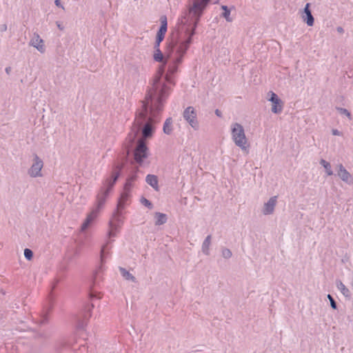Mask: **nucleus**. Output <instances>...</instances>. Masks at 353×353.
I'll return each mask as SVG.
<instances>
[{"label":"nucleus","instance_id":"obj_9","mask_svg":"<svg viewBox=\"0 0 353 353\" xmlns=\"http://www.w3.org/2000/svg\"><path fill=\"white\" fill-rule=\"evenodd\" d=\"M43 166V161L37 154H34L32 165L28 172V174L32 177L41 176V171Z\"/></svg>","mask_w":353,"mask_h":353},{"label":"nucleus","instance_id":"obj_2","mask_svg":"<svg viewBox=\"0 0 353 353\" xmlns=\"http://www.w3.org/2000/svg\"><path fill=\"white\" fill-rule=\"evenodd\" d=\"M158 81V78L154 80L152 86L147 90L145 100L141 101L142 109L135 119L134 130L129 134L131 142L134 141L141 130L144 138H150L153 134V124L158 121L157 117L163 110L169 96L164 90L163 82Z\"/></svg>","mask_w":353,"mask_h":353},{"label":"nucleus","instance_id":"obj_24","mask_svg":"<svg viewBox=\"0 0 353 353\" xmlns=\"http://www.w3.org/2000/svg\"><path fill=\"white\" fill-rule=\"evenodd\" d=\"M320 164L325 169L326 173L328 176H331L333 174V171L332 170L331 165L329 162L326 161L324 159H321L320 161Z\"/></svg>","mask_w":353,"mask_h":353},{"label":"nucleus","instance_id":"obj_5","mask_svg":"<svg viewBox=\"0 0 353 353\" xmlns=\"http://www.w3.org/2000/svg\"><path fill=\"white\" fill-rule=\"evenodd\" d=\"M231 134L232 140L236 145L243 150H246L248 148V140L245 134L243 127L238 123L232 124Z\"/></svg>","mask_w":353,"mask_h":353},{"label":"nucleus","instance_id":"obj_30","mask_svg":"<svg viewBox=\"0 0 353 353\" xmlns=\"http://www.w3.org/2000/svg\"><path fill=\"white\" fill-rule=\"evenodd\" d=\"M222 256L225 259H230L232 256V252L228 248H224L222 250Z\"/></svg>","mask_w":353,"mask_h":353},{"label":"nucleus","instance_id":"obj_42","mask_svg":"<svg viewBox=\"0 0 353 353\" xmlns=\"http://www.w3.org/2000/svg\"><path fill=\"white\" fill-rule=\"evenodd\" d=\"M91 296H92V297L98 298V299H99V298H100V296H97V295L94 294L93 293H92V294H91Z\"/></svg>","mask_w":353,"mask_h":353},{"label":"nucleus","instance_id":"obj_11","mask_svg":"<svg viewBox=\"0 0 353 353\" xmlns=\"http://www.w3.org/2000/svg\"><path fill=\"white\" fill-rule=\"evenodd\" d=\"M269 94L270 95L269 101L272 103V112L275 114L281 113L283 110L281 100L279 98L276 94L272 91L269 92Z\"/></svg>","mask_w":353,"mask_h":353},{"label":"nucleus","instance_id":"obj_19","mask_svg":"<svg viewBox=\"0 0 353 353\" xmlns=\"http://www.w3.org/2000/svg\"><path fill=\"white\" fill-rule=\"evenodd\" d=\"M337 289L342 293V294L346 298L350 299L351 297V292L350 290L341 281H336V283Z\"/></svg>","mask_w":353,"mask_h":353},{"label":"nucleus","instance_id":"obj_41","mask_svg":"<svg viewBox=\"0 0 353 353\" xmlns=\"http://www.w3.org/2000/svg\"><path fill=\"white\" fill-rule=\"evenodd\" d=\"M57 25L59 29L63 30V27L61 26V24L59 22H57Z\"/></svg>","mask_w":353,"mask_h":353},{"label":"nucleus","instance_id":"obj_26","mask_svg":"<svg viewBox=\"0 0 353 353\" xmlns=\"http://www.w3.org/2000/svg\"><path fill=\"white\" fill-rule=\"evenodd\" d=\"M119 271L121 275L127 280L135 281V277L132 276L128 271L123 268H119Z\"/></svg>","mask_w":353,"mask_h":353},{"label":"nucleus","instance_id":"obj_13","mask_svg":"<svg viewBox=\"0 0 353 353\" xmlns=\"http://www.w3.org/2000/svg\"><path fill=\"white\" fill-rule=\"evenodd\" d=\"M30 46L37 48L41 53H43L46 50L43 40L40 37L39 34L36 32L33 34V37L30 41Z\"/></svg>","mask_w":353,"mask_h":353},{"label":"nucleus","instance_id":"obj_14","mask_svg":"<svg viewBox=\"0 0 353 353\" xmlns=\"http://www.w3.org/2000/svg\"><path fill=\"white\" fill-rule=\"evenodd\" d=\"M276 196H272L266 203H264L263 208L262 210L263 214L265 215L272 214L274 212V208L276 204Z\"/></svg>","mask_w":353,"mask_h":353},{"label":"nucleus","instance_id":"obj_18","mask_svg":"<svg viewBox=\"0 0 353 353\" xmlns=\"http://www.w3.org/2000/svg\"><path fill=\"white\" fill-rule=\"evenodd\" d=\"M130 198V192L123 191V192L121 194L118 203L117 208L118 209H123L125 208V205H126L127 201H128Z\"/></svg>","mask_w":353,"mask_h":353},{"label":"nucleus","instance_id":"obj_31","mask_svg":"<svg viewBox=\"0 0 353 353\" xmlns=\"http://www.w3.org/2000/svg\"><path fill=\"white\" fill-rule=\"evenodd\" d=\"M327 299H329L330 302V305L332 309L336 310L337 309V304L334 298L330 294H327Z\"/></svg>","mask_w":353,"mask_h":353},{"label":"nucleus","instance_id":"obj_8","mask_svg":"<svg viewBox=\"0 0 353 353\" xmlns=\"http://www.w3.org/2000/svg\"><path fill=\"white\" fill-rule=\"evenodd\" d=\"M184 119L193 128L194 130L199 128V123L196 119V112L194 108L189 106L185 109L183 114Z\"/></svg>","mask_w":353,"mask_h":353},{"label":"nucleus","instance_id":"obj_1","mask_svg":"<svg viewBox=\"0 0 353 353\" xmlns=\"http://www.w3.org/2000/svg\"><path fill=\"white\" fill-rule=\"evenodd\" d=\"M186 26V25L185 26ZM192 32V26L187 25L184 29V34L178 32L175 37H172L167 41V47L165 55L160 49L155 50L153 59L155 61L162 63L159 68L157 74L150 82L148 89L152 86L153 82L158 78V81H162L165 92L170 94V87L167 84H174L172 76L176 72L178 65L182 62L183 58L190 47L192 41L186 47L185 42L189 38Z\"/></svg>","mask_w":353,"mask_h":353},{"label":"nucleus","instance_id":"obj_22","mask_svg":"<svg viewBox=\"0 0 353 353\" xmlns=\"http://www.w3.org/2000/svg\"><path fill=\"white\" fill-rule=\"evenodd\" d=\"M163 132L166 134H170L172 132V119L171 118H168L164 123L163 127Z\"/></svg>","mask_w":353,"mask_h":353},{"label":"nucleus","instance_id":"obj_36","mask_svg":"<svg viewBox=\"0 0 353 353\" xmlns=\"http://www.w3.org/2000/svg\"><path fill=\"white\" fill-rule=\"evenodd\" d=\"M160 44H161V43H160V42H158V41H155V43H154V50H155L160 49Z\"/></svg>","mask_w":353,"mask_h":353},{"label":"nucleus","instance_id":"obj_35","mask_svg":"<svg viewBox=\"0 0 353 353\" xmlns=\"http://www.w3.org/2000/svg\"><path fill=\"white\" fill-rule=\"evenodd\" d=\"M332 132V134L334 136L341 135V132L339 130H338L337 129H333Z\"/></svg>","mask_w":353,"mask_h":353},{"label":"nucleus","instance_id":"obj_38","mask_svg":"<svg viewBox=\"0 0 353 353\" xmlns=\"http://www.w3.org/2000/svg\"><path fill=\"white\" fill-rule=\"evenodd\" d=\"M7 30V26L6 25H3L1 28V31H6Z\"/></svg>","mask_w":353,"mask_h":353},{"label":"nucleus","instance_id":"obj_4","mask_svg":"<svg viewBox=\"0 0 353 353\" xmlns=\"http://www.w3.org/2000/svg\"><path fill=\"white\" fill-rule=\"evenodd\" d=\"M211 0H194L192 6L183 12L181 18L179 19V24L181 26V31L183 30V27L189 24L192 26V32L189 36L186 43V46L192 41V37L195 34L196 28L200 21V19L203 13L204 10L206 8L208 3Z\"/></svg>","mask_w":353,"mask_h":353},{"label":"nucleus","instance_id":"obj_37","mask_svg":"<svg viewBox=\"0 0 353 353\" xmlns=\"http://www.w3.org/2000/svg\"><path fill=\"white\" fill-rule=\"evenodd\" d=\"M215 114H216V115L217 117H222V113H221V112L219 110H218V109H216V110H215Z\"/></svg>","mask_w":353,"mask_h":353},{"label":"nucleus","instance_id":"obj_40","mask_svg":"<svg viewBox=\"0 0 353 353\" xmlns=\"http://www.w3.org/2000/svg\"><path fill=\"white\" fill-rule=\"evenodd\" d=\"M337 31H338L339 32H341H341H343V28H341V27H338V28H337Z\"/></svg>","mask_w":353,"mask_h":353},{"label":"nucleus","instance_id":"obj_33","mask_svg":"<svg viewBox=\"0 0 353 353\" xmlns=\"http://www.w3.org/2000/svg\"><path fill=\"white\" fill-rule=\"evenodd\" d=\"M86 325V322L85 321H80L78 323V328L79 329H84L85 326Z\"/></svg>","mask_w":353,"mask_h":353},{"label":"nucleus","instance_id":"obj_16","mask_svg":"<svg viewBox=\"0 0 353 353\" xmlns=\"http://www.w3.org/2000/svg\"><path fill=\"white\" fill-rule=\"evenodd\" d=\"M145 181L155 190L158 191L159 190L157 176L154 174H148L145 177Z\"/></svg>","mask_w":353,"mask_h":353},{"label":"nucleus","instance_id":"obj_25","mask_svg":"<svg viewBox=\"0 0 353 353\" xmlns=\"http://www.w3.org/2000/svg\"><path fill=\"white\" fill-rule=\"evenodd\" d=\"M50 307L48 308L46 310L43 311L42 314L40 316V319L39 320V323L40 325H44L46 324L48 321V314L50 311Z\"/></svg>","mask_w":353,"mask_h":353},{"label":"nucleus","instance_id":"obj_39","mask_svg":"<svg viewBox=\"0 0 353 353\" xmlns=\"http://www.w3.org/2000/svg\"><path fill=\"white\" fill-rule=\"evenodd\" d=\"M5 70L7 74H10V72L11 71V68L7 67Z\"/></svg>","mask_w":353,"mask_h":353},{"label":"nucleus","instance_id":"obj_3","mask_svg":"<svg viewBox=\"0 0 353 353\" xmlns=\"http://www.w3.org/2000/svg\"><path fill=\"white\" fill-rule=\"evenodd\" d=\"M123 168V164L116 165L110 176L105 179L103 182V185L97 194L96 205L92 209L91 212L88 214L85 220L81 225L82 231L86 230L97 217L99 212L103 207L110 191L118 180Z\"/></svg>","mask_w":353,"mask_h":353},{"label":"nucleus","instance_id":"obj_27","mask_svg":"<svg viewBox=\"0 0 353 353\" xmlns=\"http://www.w3.org/2000/svg\"><path fill=\"white\" fill-rule=\"evenodd\" d=\"M221 9L223 10L222 14L223 17L227 21H232V19L230 18V10L228 8L227 6H221Z\"/></svg>","mask_w":353,"mask_h":353},{"label":"nucleus","instance_id":"obj_32","mask_svg":"<svg viewBox=\"0 0 353 353\" xmlns=\"http://www.w3.org/2000/svg\"><path fill=\"white\" fill-rule=\"evenodd\" d=\"M336 110L341 114H344L348 117H350V112L347 109L343 108H336Z\"/></svg>","mask_w":353,"mask_h":353},{"label":"nucleus","instance_id":"obj_6","mask_svg":"<svg viewBox=\"0 0 353 353\" xmlns=\"http://www.w3.org/2000/svg\"><path fill=\"white\" fill-rule=\"evenodd\" d=\"M122 210L117 208L112 219L109 221L108 238L111 239L117 235L119 228L123 224Z\"/></svg>","mask_w":353,"mask_h":353},{"label":"nucleus","instance_id":"obj_21","mask_svg":"<svg viewBox=\"0 0 353 353\" xmlns=\"http://www.w3.org/2000/svg\"><path fill=\"white\" fill-rule=\"evenodd\" d=\"M211 244V235H208L206 236L205 240L203 241L202 243V252L205 255L210 254V245Z\"/></svg>","mask_w":353,"mask_h":353},{"label":"nucleus","instance_id":"obj_23","mask_svg":"<svg viewBox=\"0 0 353 353\" xmlns=\"http://www.w3.org/2000/svg\"><path fill=\"white\" fill-rule=\"evenodd\" d=\"M155 219V224L157 225H163L167 221L166 214L161 212H156Z\"/></svg>","mask_w":353,"mask_h":353},{"label":"nucleus","instance_id":"obj_28","mask_svg":"<svg viewBox=\"0 0 353 353\" xmlns=\"http://www.w3.org/2000/svg\"><path fill=\"white\" fill-rule=\"evenodd\" d=\"M24 256L27 260H31L33 257V252L29 248H26L24 250Z\"/></svg>","mask_w":353,"mask_h":353},{"label":"nucleus","instance_id":"obj_34","mask_svg":"<svg viewBox=\"0 0 353 353\" xmlns=\"http://www.w3.org/2000/svg\"><path fill=\"white\" fill-rule=\"evenodd\" d=\"M54 3L57 6L61 8L64 10L63 6L61 4V0H55Z\"/></svg>","mask_w":353,"mask_h":353},{"label":"nucleus","instance_id":"obj_29","mask_svg":"<svg viewBox=\"0 0 353 353\" xmlns=\"http://www.w3.org/2000/svg\"><path fill=\"white\" fill-rule=\"evenodd\" d=\"M141 203L149 209H152L153 205L152 203L145 197H142L141 199Z\"/></svg>","mask_w":353,"mask_h":353},{"label":"nucleus","instance_id":"obj_7","mask_svg":"<svg viewBox=\"0 0 353 353\" xmlns=\"http://www.w3.org/2000/svg\"><path fill=\"white\" fill-rule=\"evenodd\" d=\"M133 154L134 161L137 163L141 165L144 159L148 156V148L143 141L139 140L137 145L134 148Z\"/></svg>","mask_w":353,"mask_h":353},{"label":"nucleus","instance_id":"obj_12","mask_svg":"<svg viewBox=\"0 0 353 353\" xmlns=\"http://www.w3.org/2000/svg\"><path fill=\"white\" fill-rule=\"evenodd\" d=\"M161 26L157 33L156 41L161 43L164 38L168 30V21L165 15H162L160 17Z\"/></svg>","mask_w":353,"mask_h":353},{"label":"nucleus","instance_id":"obj_17","mask_svg":"<svg viewBox=\"0 0 353 353\" xmlns=\"http://www.w3.org/2000/svg\"><path fill=\"white\" fill-rule=\"evenodd\" d=\"M112 241L109 239L107 240L106 243L102 245L100 252V261L101 265H103L105 262V257L109 254V244H110Z\"/></svg>","mask_w":353,"mask_h":353},{"label":"nucleus","instance_id":"obj_20","mask_svg":"<svg viewBox=\"0 0 353 353\" xmlns=\"http://www.w3.org/2000/svg\"><path fill=\"white\" fill-rule=\"evenodd\" d=\"M137 177V176L136 172L128 177L124 185V191L130 192L131 188L133 186V183L136 181Z\"/></svg>","mask_w":353,"mask_h":353},{"label":"nucleus","instance_id":"obj_10","mask_svg":"<svg viewBox=\"0 0 353 353\" xmlns=\"http://www.w3.org/2000/svg\"><path fill=\"white\" fill-rule=\"evenodd\" d=\"M336 175L345 183L348 185L353 184V176L352 174L345 168L342 164H338L336 166Z\"/></svg>","mask_w":353,"mask_h":353},{"label":"nucleus","instance_id":"obj_15","mask_svg":"<svg viewBox=\"0 0 353 353\" xmlns=\"http://www.w3.org/2000/svg\"><path fill=\"white\" fill-rule=\"evenodd\" d=\"M310 4L309 3H306L303 12L305 14V17H303V21L307 23V26H312L314 24V19L312 14L311 10H310Z\"/></svg>","mask_w":353,"mask_h":353}]
</instances>
